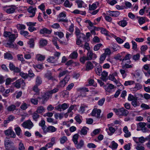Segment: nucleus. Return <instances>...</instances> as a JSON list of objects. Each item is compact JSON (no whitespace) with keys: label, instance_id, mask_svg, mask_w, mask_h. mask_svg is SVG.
I'll return each instance as SVG.
<instances>
[{"label":"nucleus","instance_id":"nucleus-30","mask_svg":"<svg viewBox=\"0 0 150 150\" xmlns=\"http://www.w3.org/2000/svg\"><path fill=\"white\" fill-rule=\"evenodd\" d=\"M57 60V59H56V57L53 56H50L47 59L48 62L52 63H54Z\"/></svg>","mask_w":150,"mask_h":150},{"label":"nucleus","instance_id":"nucleus-24","mask_svg":"<svg viewBox=\"0 0 150 150\" xmlns=\"http://www.w3.org/2000/svg\"><path fill=\"white\" fill-rule=\"evenodd\" d=\"M109 79L112 81H113L116 84H118V86H119L118 84H120L117 81L116 79L115 78L114 76L112 74H110L108 76Z\"/></svg>","mask_w":150,"mask_h":150},{"label":"nucleus","instance_id":"nucleus-41","mask_svg":"<svg viewBox=\"0 0 150 150\" xmlns=\"http://www.w3.org/2000/svg\"><path fill=\"white\" fill-rule=\"evenodd\" d=\"M59 140L60 143L63 144L67 141L68 139L66 137L63 136L60 138Z\"/></svg>","mask_w":150,"mask_h":150},{"label":"nucleus","instance_id":"nucleus-56","mask_svg":"<svg viewBox=\"0 0 150 150\" xmlns=\"http://www.w3.org/2000/svg\"><path fill=\"white\" fill-rule=\"evenodd\" d=\"M16 108L15 105H11L7 108V110L9 111H13Z\"/></svg>","mask_w":150,"mask_h":150},{"label":"nucleus","instance_id":"nucleus-21","mask_svg":"<svg viewBox=\"0 0 150 150\" xmlns=\"http://www.w3.org/2000/svg\"><path fill=\"white\" fill-rule=\"evenodd\" d=\"M94 66L92 63L90 61L88 62L86 64V70L88 71L93 69Z\"/></svg>","mask_w":150,"mask_h":150},{"label":"nucleus","instance_id":"nucleus-19","mask_svg":"<svg viewBox=\"0 0 150 150\" xmlns=\"http://www.w3.org/2000/svg\"><path fill=\"white\" fill-rule=\"evenodd\" d=\"M45 110V108L43 106H40L38 107L36 111L35 112L38 114H41L44 112Z\"/></svg>","mask_w":150,"mask_h":150},{"label":"nucleus","instance_id":"nucleus-49","mask_svg":"<svg viewBox=\"0 0 150 150\" xmlns=\"http://www.w3.org/2000/svg\"><path fill=\"white\" fill-rule=\"evenodd\" d=\"M69 72L67 70H65L61 71L59 74V77H61L64 76L65 75L69 74Z\"/></svg>","mask_w":150,"mask_h":150},{"label":"nucleus","instance_id":"nucleus-9","mask_svg":"<svg viewBox=\"0 0 150 150\" xmlns=\"http://www.w3.org/2000/svg\"><path fill=\"white\" fill-rule=\"evenodd\" d=\"M5 134L7 136H10L13 138H15L16 135L14 131L11 129H7L4 131Z\"/></svg>","mask_w":150,"mask_h":150},{"label":"nucleus","instance_id":"nucleus-47","mask_svg":"<svg viewBox=\"0 0 150 150\" xmlns=\"http://www.w3.org/2000/svg\"><path fill=\"white\" fill-rule=\"evenodd\" d=\"M18 149L19 150H25V146L21 141L19 142Z\"/></svg>","mask_w":150,"mask_h":150},{"label":"nucleus","instance_id":"nucleus-50","mask_svg":"<svg viewBox=\"0 0 150 150\" xmlns=\"http://www.w3.org/2000/svg\"><path fill=\"white\" fill-rule=\"evenodd\" d=\"M82 117L79 115H77L75 117V119L76 121L78 122L79 124H80L82 121L81 120V118Z\"/></svg>","mask_w":150,"mask_h":150},{"label":"nucleus","instance_id":"nucleus-1","mask_svg":"<svg viewBox=\"0 0 150 150\" xmlns=\"http://www.w3.org/2000/svg\"><path fill=\"white\" fill-rule=\"evenodd\" d=\"M4 145L5 149H10L11 150H15V149L13 142L8 139H4Z\"/></svg>","mask_w":150,"mask_h":150},{"label":"nucleus","instance_id":"nucleus-14","mask_svg":"<svg viewBox=\"0 0 150 150\" xmlns=\"http://www.w3.org/2000/svg\"><path fill=\"white\" fill-rule=\"evenodd\" d=\"M76 148L77 149H80L83 147L84 144V141L82 140H81L78 143L77 142L76 144H74Z\"/></svg>","mask_w":150,"mask_h":150},{"label":"nucleus","instance_id":"nucleus-39","mask_svg":"<svg viewBox=\"0 0 150 150\" xmlns=\"http://www.w3.org/2000/svg\"><path fill=\"white\" fill-rule=\"evenodd\" d=\"M78 55V54L77 52L76 51H74L70 55L69 57L70 58L75 59L77 58Z\"/></svg>","mask_w":150,"mask_h":150},{"label":"nucleus","instance_id":"nucleus-12","mask_svg":"<svg viewBox=\"0 0 150 150\" xmlns=\"http://www.w3.org/2000/svg\"><path fill=\"white\" fill-rule=\"evenodd\" d=\"M36 10V8H33L32 6H30L28 9V12L30 13H31L32 15H30L29 17H34L35 13V10Z\"/></svg>","mask_w":150,"mask_h":150},{"label":"nucleus","instance_id":"nucleus-20","mask_svg":"<svg viewBox=\"0 0 150 150\" xmlns=\"http://www.w3.org/2000/svg\"><path fill=\"white\" fill-rule=\"evenodd\" d=\"M32 115V117L33 120L35 122H37L38 119L40 118V116L37 113L35 112V111L33 112Z\"/></svg>","mask_w":150,"mask_h":150},{"label":"nucleus","instance_id":"nucleus-7","mask_svg":"<svg viewBox=\"0 0 150 150\" xmlns=\"http://www.w3.org/2000/svg\"><path fill=\"white\" fill-rule=\"evenodd\" d=\"M146 124L144 122H140L137 125V130L139 131L141 130L144 132H147V129L145 127Z\"/></svg>","mask_w":150,"mask_h":150},{"label":"nucleus","instance_id":"nucleus-3","mask_svg":"<svg viewBox=\"0 0 150 150\" xmlns=\"http://www.w3.org/2000/svg\"><path fill=\"white\" fill-rule=\"evenodd\" d=\"M69 105L68 103H63L62 104H59L55 107V108L58 111L61 112L62 110L63 111L67 109Z\"/></svg>","mask_w":150,"mask_h":150},{"label":"nucleus","instance_id":"nucleus-63","mask_svg":"<svg viewBox=\"0 0 150 150\" xmlns=\"http://www.w3.org/2000/svg\"><path fill=\"white\" fill-rule=\"evenodd\" d=\"M134 83V81H125L124 83V85L125 86H127L128 85H130L133 84Z\"/></svg>","mask_w":150,"mask_h":150},{"label":"nucleus","instance_id":"nucleus-40","mask_svg":"<svg viewBox=\"0 0 150 150\" xmlns=\"http://www.w3.org/2000/svg\"><path fill=\"white\" fill-rule=\"evenodd\" d=\"M76 39H79V40H83V41H85L86 39V36L83 33L81 34L78 36H76Z\"/></svg>","mask_w":150,"mask_h":150},{"label":"nucleus","instance_id":"nucleus-57","mask_svg":"<svg viewBox=\"0 0 150 150\" xmlns=\"http://www.w3.org/2000/svg\"><path fill=\"white\" fill-rule=\"evenodd\" d=\"M97 8L96 4H93L92 5L90 4L89 6V9L90 10H93L96 9Z\"/></svg>","mask_w":150,"mask_h":150},{"label":"nucleus","instance_id":"nucleus-46","mask_svg":"<svg viewBox=\"0 0 150 150\" xmlns=\"http://www.w3.org/2000/svg\"><path fill=\"white\" fill-rule=\"evenodd\" d=\"M79 136V135L77 134H76L73 135L72 140L74 144H76L77 142H78Z\"/></svg>","mask_w":150,"mask_h":150},{"label":"nucleus","instance_id":"nucleus-17","mask_svg":"<svg viewBox=\"0 0 150 150\" xmlns=\"http://www.w3.org/2000/svg\"><path fill=\"white\" fill-rule=\"evenodd\" d=\"M108 14L110 16L112 17H117L120 14V13L118 11H108Z\"/></svg>","mask_w":150,"mask_h":150},{"label":"nucleus","instance_id":"nucleus-52","mask_svg":"<svg viewBox=\"0 0 150 150\" xmlns=\"http://www.w3.org/2000/svg\"><path fill=\"white\" fill-rule=\"evenodd\" d=\"M118 23L119 25L124 27L126 25L127 23L125 20H123L120 21Z\"/></svg>","mask_w":150,"mask_h":150},{"label":"nucleus","instance_id":"nucleus-55","mask_svg":"<svg viewBox=\"0 0 150 150\" xmlns=\"http://www.w3.org/2000/svg\"><path fill=\"white\" fill-rule=\"evenodd\" d=\"M40 46L43 47L47 45V40L42 39L40 40Z\"/></svg>","mask_w":150,"mask_h":150},{"label":"nucleus","instance_id":"nucleus-11","mask_svg":"<svg viewBox=\"0 0 150 150\" xmlns=\"http://www.w3.org/2000/svg\"><path fill=\"white\" fill-rule=\"evenodd\" d=\"M101 76L100 77L101 79H102L104 81H106L108 79V72L105 71H103L101 74Z\"/></svg>","mask_w":150,"mask_h":150},{"label":"nucleus","instance_id":"nucleus-15","mask_svg":"<svg viewBox=\"0 0 150 150\" xmlns=\"http://www.w3.org/2000/svg\"><path fill=\"white\" fill-rule=\"evenodd\" d=\"M95 69L96 74L98 76H100L102 72V68L100 65L98 64V66L95 68Z\"/></svg>","mask_w":150,"mask_h":150},{"label":"nucleus","instance_id":"nucleus-23","mask_svg":"<svg viewBox=\"0 0 150 150\" xmlns=\"http://www.w3.org/2000/svg\"><path fill=\"white\" fill-rule=\"evenodd\" d=\"M40 33L41 34L45 33L47 34H50L51 33V31L45 28H44L41 29L40 30Z\"/></svg>","mask_w":150,"mask_h":150},{"label":"nucleus","instance_id":"nucleus-18","mask_svg":"<svg viewBox=\"0 0 150 150\" xmlns=\"http://www.w3.org/2000/svg\"><path fill=\"white\" fill-rule=\"evenodd\" d=\"M13 41H10L9 40L8 42L7 43L4 42V41H3L4 44L6 47L11 48L15 47V46L13 44Z\"/></svg>","mask_w":150,"mask_h":150},{"label":"nucleus","instance_id":"nucleus-35","mask_svg":"<svg viewBox=\"0 0 150 150\" xmlns=\"http://www.w3.org/2000/svg\"><path fill=\"white\" fill-rule=\"evenodd\" d=\"M38 60L42 61L44 60L45 58V56L40 54H38L36 56Z\"/></svg>","mask_w":150,"mask_h":150},{"label":"nucleus","instance_id":"nucleus-53","mask_svg":"<svg viewBox=\"0 0 150 150\" xmlns=\"http://www.w3.org/2000/svg\"><path fill=\"white\" fill-rule=\"evenodd\" d=\"M106 57V56L105 55V54H103L101 55L100 58V64L103 62L105 59Z\"/></svg>","mask_w":150,"mask_h":150},{"label":"nucleus","instance_id":"nucleus-36","mask_svg":"<svg viewBox=\"0 0 150 150\" xmlns=\"http://www.w3.org/2000/svg\"><path fill=\"white\" fill-rule=\"evenodd\" d=\"M42 83V80L41 77L39 76H37L36 79L35 85L39 86Z\"/></svg>","mask_w":150,"mask_h":150},{"label":"nucleus","instance_id":"nucleus-28","mask_svg":"<svg viewBox=\"0 0 150 150\" xmlns=\"http://www.w3.org/2000/svg\"><path fill=\"white\" fill-rule=\"evenodd\" d=\"M16 78H13L12 79L10 78H7L6 80L5 84L6 85H10L11 82H13L14 81L16 80Z\"/></svg>","mask_w":150,"mask_h":150},{"label":"nucleus","instance_id":"nucleus-60","mask_svg":"<svg viewBox=\"0 0 150 150\" xmlns=\"http://www.w3.org/2000/svg\"><path fill=\"white\" fill-rule=\"evenodd\" d=\"M28 44L30 45V47H33L34 46V40L33 39H30L28 42Z\"/></svg>","mask_w":150,"mask_h":150},{"label":"nucleus","instance_id":"nucleus-34","mask_svg":"<svg viewBox=\"0 0 150 150\" xmlns=\"http://www.w3.org/2000/svg\"><path fill=\"white\" fill-rule=\"evenodd\" d=\"M87 129H88V128L86 127H83L80 131V134L83 135H86L87 133Z\"/></svg>","mask_w":150,"mask_h":150},{"label":"nucleus","instance_id":"nucleus-29","mask_svg":"<svg viewBox=\"0 0 150 150\" xmlns=\"http://www.w3.org/2000/svg\"><path fill=\"white\" fill-rule=\"evenodd\" d=\"M18 37V34H11V35L9 37V40L10 41H11L13 42H14L16 38Z\"/></svg>","mask_w":150,"mask_h":150},{"label":"nucleus","instance_id":"nucleus-61","mask_svg":"<svg viewBox=\"0 0 150 150\" xmlns=\"http://www.w3.org/2000/svg\"><path fill=\"white\" fill-rule=\"evenodd\" d=\"M102 45H103L101 43L97 44L94 46L93 50L94 51H97L100 49V47Z\"/></svg>","mask_w":150,"mask_h":150},{"label":"nucleus","instance_id":"nucleus-59","mask_svg":"<svg viewBox=\"0 0 150 150\" xmlns=\"http://www.w3.org/2000/svg\"><path fill=\"white\" fill-rule=\"evenodd\" d=\"M120 72L122 75L123 78H124L127 75L126 73V70L125 69H120Z\"/></svg>","mask_w":150,"mask_h":150},{"label":"nucleus","instance_id":"nucleus-54","mask_svg":"<svg viewBox=\"0 0 150 150\" xmlns=\"http://www.w3.org/2000/svg\"><path fill=\"white\" fill-rule=\"evenodd\" d=\"M16 26L18 29L19 30H24L26 28L25 25L22 24H18Z\"/></svg>","mask_w":150,"mask_h":150},{"label":"nucleus","instance_id":"nucleus-32","mask_svg":"<svg viewBox=\"0 0 150 150\" xmlns=\"http://www.w3.org/2000/svg\"><path fill=\"white\" fill-rule=\"evenodd\" d=\"M132 59L135 62H137L140 59V54L139 53H137L136 54L134 55L132 57Z\"/></svg>","mask_w":150,"mask_h":150},{"label":"nucleus","instance_id":"nucleus-33","mask_svg":"<svg viewBox=\"0 0 150 150\" xmlns=\"http://www.w3.org/2000/svg\"><path fill=\"white\" fill-rule=\"evenodd\" d=\"M48 132H55L57 129L52 126H49L47 127Z\"/></svg>","mask_w":150,"mask_h":150},{"label":"nucleus","instance_id":"nucleus-5","mask_svg":"<svg viewBox=\"0 0 150 150\" xmlns=\"http://www.w3.org/2000/svg\"><path fill=\"white\" fill-rule=\"evenodd\" d=\"M21 125L25 128L29 129H31L34 126L33 123L30 120H28L24 122Z\"/></svg>","mask_w":150,"mask_h":150},{"label":"nucleus","instance_id":"nucleus-27","mask_svg":"<svg viewBox=\"0 0 150 150\" xmlns=\"http://www.w3.org/2000/svg\"><path fill=\"white\" fill-rule=\"evenodd\" d=\"M114 86L112 84H109L108 86H105V89L106 91L110 92L111 90L114 88Z\"/></svg>","mask_w":150,"mask_h":150},{"label":"nucleus","instance_id":"nucleus-13","mask_svg":"<svg viewBox=\"0 0 150 150\" xmlns=\"http://www.w3.org/2000/svg\"><path fill=\"white\" fill-rule=\"evenodd\" d=\"M44 77L45 78L47 79L48 80H52L53 81L55 80L52 76V73L50 71H47L45 74Z\"/></svg>","mask_w":150,"mask_h":150},{"label":"nucleus","instance_id":"nucleus-43","mask_svg":"<svg viewBox=\"0 0 150 150\" xmlns=\"http://www.w3.org/2000/svg\"><path fill=\"white\" fill-rule=\"evenodd\" d=\"M138 22L140 25H142L145 22V18L144 17H139Z\"/></svg>","mask_w":150,"mask_h":150},{"label":"nucleus","instance_id":"nucleus-44","mask_svg":"<svg viewBox=\"0 0 150 150\" xmlns=\"http://www.w3.org/2000/svg\"><path fill=\"white\" fill-rule=\"evenodd\" d=\"M101 32L102 34H104L106 36H110V33L105 29L102 28Z\"/></svg>","mask_w":150,"mask_h":150},{"label":"nucleus","instance_id":"nucleus-10","mask_svg":"<svg viewBox=\"0 0 150 150\" xmlns=\"http://www.w3.org/2000/svg\"><path fill=\"white\" fill-rule=\"evenodd\" d=\"M101 110L100 109H94L92 111L91 114L93 116H95L97 118L100 117Z\"/></svg>","mask_w":150,"mask_h":150},{"label":"nucleus","instance_id":"nucleus-38","mask_svg":"<svg viewBox=\"0 0 150 150\" xmlns=\"http://www.w3.org/2000/svg\"><path fill=\"white\" fill-rule=\"evenodd\" d=\"M58 39V38L57 37H53L52 40V42L53 45L56 46L57 49H59V47L57 44V41Z\"/></svg>","mask_w":150,"mask_h":150},{"label":"nucleus","instance_id":"nucleus-16","mask_svg":"<svg viewBox=\"0 0 150 150\" xmlns=\"http://www.w3.org/2000/svg\"><path fill=\"white\" fill-rule=\"evenodd\" d=\"M143 68L145 70L147 71V72L144 73L146 76H147L148 74L150 75V66L149 64H146L143 66Z\"/></svg>","mask_w":150,"mask_h":150},{"label":"nucleus","instance_id":"nucleus-42","mask_svg":"<svg viewBox=\"0 0 150 150\" xmlns=\"http://www.w3.org/2000/svg\"><path fill=\"white\" fill-rule=\"evenodd\" d=\"M142 86L141 84L139 83H136L135 86L133 88L134 91H137L139 90L142 88Z\"/></svg>","mask_w":150,"mask_h":150},{"label":"nucleus","instance_id":"nucleus-8","mask_svg":"<svg viewBox=\"0 0 150 150\" xmlns=\"http://www.w3.org/2000/svg\"><path fill=\"white\" fill-rule=\"evenodd\" d=\"M86 57L88 60H91L92 59H95L97 57L96 54L93 53L92 51L89 50L87 53Z\"/></svg>","mask_w":150,"mask_h":150},{"label":"nucleus","instance_id":"nucleus-22","mask_svg":"<svg viewBox=\"0 0 150 150\" xmlns=\"http://www.w3.org/2000/svg\"><path fill=\"white\" fill-rule=\"evenodd\" d=\"M52 93L50 91L47 92L43 96V98L45 100H47L50 97H51Z\"/></svg>","mask_w":150,"mask_h":150},{"label":"nucleus","instance_id":"nucleus-37","mask_svg":"<svg viewBox=\"0 0 150 150\" xmlns=\"http://www.w3.org/2000/svg\"><path fill=\"white\" fill-rule=\"evenodd\" d=\"M14 130L15 131L16 133L18 136H19L21 135L22 132V130L19 127H15L14 129Z\"/></svg>","mask_w":150,"mask_h":150},{"label":"nucleus","instance_id":"nucleus-4","mask_svg":"<svg viewBox=\"0 0 150 150\" xmlns=\"http://www.w3.org/2000/svg\"><path fill=\"white\" fill-rule=\"evenodd\" d=\"M13 85L15 87L19 88L21 86H24L25 85V83L24 82V80L23 79H20L13 83Z\"/></svg>","mask_w":150,"mask_h":150},{"label":"nucleus","instance_id":"nucleus-48","mask_svg":"<svg viewBox=\"0 0 150 150\" xmlns=\"http://www.w3.org/2000/svg\"><path fill=\"white\" fill-rule=\"evenodd\" d=\"M111 48L113 51H116L119 50L120 47L117 44L114 43L112 44V46Z\"/></svg>","mask_w":150,"mask_h":150},{"label":"nucleus","instance_id":"nucleus-31","mask_svg":"<svg viewBox=\"0 0 150 150\" xmlns=\"http://www.w3.org/2000/svg\"><path fill=\"white\" fill-rule=\"evenodd\" d=\"M131 104L134 107H136L137 106H139L140 103H139V102L137 101V98H136L132 101Z\"/></svg>","mask_w":150,"mask_h":150},{"label":"nucleus","instance_id":"nucleus-25","mask_svg":"<svg viewBox=\"0 0 150 150\" xmlns=\"http://www.w3.org/2000/svg\"><path fill=\"white\" fill-rule=\"evenodd\" d=\"M131 54H126L124 58L122 59H120V61L123 62L124 61L128 60L129 61L127 62V63L130 64L131 62V61L130 59Z\"/></svg>","mask_w":150,"mask_h":150},{"label":"nucleus","instance_id":"nucleus-45","mask_svg":"<svg viewBox=\"0 0 150 150\" xmlns=\"http://www.w3.org/2000/svg\"><path fill=\"white\" fill-rule=\"evenodd\" d=\"M4 57L5 59H7L9 60H12L13 59V57L12 55L8 53H5Z\"/></svg>","mask_w":150,"mask_h":150},{"label":"nucleus","instance_id":"nucleus-64","mask_svg":"<svg viewBox=\"0 0 150 150\" xmlns=\"http://www.w3.org/2000/svg\"><path fill=\"white\" fill-rule=\"evenodd\" d=\"M131 143H128L125 144L124 146V148L125 150H129L131 149Z\"/></svg>","mask_w":150,"mask_h":150},{"label":"nucleus","instance_id":"nucleus-51","mask_svg":"<svg viewBox=\"0 0 150 150\" xmlns=\"http://www.w3.org/2000/svg\"><path fill=\"white\" fill-rule=\"evenodd\" d=\"M110 125L108 124V129L110 131V132H111L112 134H110V133H109V132H108V134L110 135L112 134H113L114 133V132L115 131V129L113 127H109V126Z\"/></svg>","mask_w":150,"mask_h":150},{"label":"nucleus","instance_id":"nucleus-26","mask_svg":"<svg viewBox=\"0 0 150 150\" xmlns=\"http://www.w3.org/2000/svg\"><path fill=\"white\" fill-rule=\"evenodd\" d=\"M125 63L124 64H122V69H129L132 68L133 67V64H129V63Z\"/></svg>","mask_w":150,"mask_h":150},{"label":"nucleus","instance_id":"nucleus-2","mask_svg":"<svg viewBox=\"0 0 150 150\" xmlns=\"http://www.w3.org/2000/svg\"><path fill=\"white\" fill-rule=\"evenodd\" d=\"M3 10L6 11L7 13L8 14L13 13L16 8V6H15L12 5L10 6H3Z\"/></svg>","mask_w":150,"mask_h":150},{"label":"nucleus","instance_id":"nucleus-6","mask_svg":"<svg viewBox=\"0 0 150 150\" xmlns=\"http://www.w3.org/2000/svg\"><path fill=\"white\" fill-rule=\"evenodd\" d=\"M115 112L119 115L125 116H127L129 114L128 111L126 110L124 108H122L118 110L116 109Z\"/></svg>","mask_w":150,"mask_h":150},{"label":"nucleus","instance_id":"nucleus-62","mask_svg":"<svg viewBox=\"0 0 150 150\" xmlns=\"http://www.w3.org/2000/svg\"><path fill=\"white\" fill-rule=\"evenodd\" d=\"M54 34L58 35L60 38H63L64 36L63 33L61 32H54Z\"/></svg>","mask_w":150,"mask_h":150},{"label":"nucleus","instance_id":"nucleus-58","mask_svg":"<svg viewBox=\"0 0 150 150\" xmlns=\"http://www.w3.org/2000/svg\"><path fill=\"white\" fill-rule=\"evenodd\" d=\"M118 146V144L114 141H113L112 142L111 148L112 149H116L117 147Z\"/></svg>","mask_w":150,"mask_h":150}]
</instances>
